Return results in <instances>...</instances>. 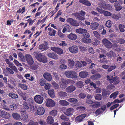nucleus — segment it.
<instances>
[{"mask_svg":"<svg viewBox=\"0 0 125 125\" xmlns=\"http://www.w3.org/2000/svg\"><path fill=\"white\" fill-rule=\"evenodd\" d=\"M33 55L39 62L44 63L47 62V58L43 53L35 52H33Z\"/></svg>","mask_w":125,"mask_h":125,"instance_id":"obj_1","label":"nucleus"},{"mask_svg":"<svg viewBox=\"0 0 125 125\" xmlns=\"http://www.w3.org/2000/svg\"><path fill=\"white\" fill-rule=\"evenodd\" d=\"M65 74L66 77L68 78H77L76 73L73 71H66Z\"/></svg>","mask_w":125,"mask_h":125,"instance_id":"obj_2","label":"nucleus"},{"mask_svg":"<svg viewBox=\"0 0 125 125\" xmlns=\"http://www.w3.org/2000/svg\"><path fill=\"white\" fill-rule=\"evenodd\" d=\"M85 13L83 10H81L79 12L76 13L75 16L78 19L81 21L84 20L85 19Z\"/></svg>","mask_w":125,"mask_h":125,"instance_id":"obj_3","label":"nucleus"},{"mask_svg":"<svg viewBox=\"0 0 125 125\" xmlns=\"http://www.w3.org/2000/svg\"><path fill=\"white\" fill-rule=\"evenodd\" d=\"M66 21L73 26L77 27L79 25V23L73 18H68L66 20Z\"/></svg>","mask_w":125,"mask_h":125,"instance_id":"obj_4","label":"nucleus"},{"mask_svg":"<svg viewBox=\"0 0 125 125\" xmlns=\"http://www.w3.org/2000/svg\"><path fill=\"white\" fill-rule=\"evenodd\" d=\"M103 45L107 48L110 49L112 47V43L106 38L104 39L102 41Z\"/></svg>","mask_w":125,"mask_h":125,"instance_id":"obj_5","label":"nucleus"},{"mask_svg":"<svg viewBox=\"0 0 125 125\" xmlns=\"http://www.w3.org/2000/svg\"><path fill=\"white\" fill-rule=\"evenodd\" d=\"M46 105L48 107H52L55 105V102L51 99L48 98L46 99Z\"/></svg>","mask_w":125,"mask_h":125,"instance_id":"obj_6","label":"nucleus"},{"mask_svg":"<svg viewBox=\"0 0 125 125\" xmlns=\"http://www.w3.org/2000/svg\"><path fill=\"white\" fill-rule=\"evenodd\" d=\"M34 100L37 103L41 104L43 102V98L42 97L41 95H38L34 97Z\"/></svg>","mask_w":125,"mask_h":125,"instance_id":"obj_7","label":"nucleus"},{"mask_svg":"<svg viewBox=\"0 0 125 125\" xmlns=\"http://www.w3.org/2000/svg\"><path fill=\"white\" fill-rule=\"evenodd\" d=\"M86 116L85 114H81L77 116L75 118V121L78 123H80L82 122L84 118Z\"/></svg>","mask_w":125,"mask_h":125,"instance_id":"obj_8","label":"nucleus"},{"mask_svg":"<svg viewBox=\"0 0 125 125\" xmlns=\"http://www.w3.org/2000/svg\"><path fill=\"white\" fill-rule=\"evenodd\" d=\"M99 5L104 10H108L110 8L111 5L107 4L105 1H102L100 4Z\"/></svg>","mask_w":125,"mask_h":125,"instance_id":"obj_9","label":"nucleus"},{"mask_svg":"<svg viewBox=\"0 0 125 125\" xmlns=\"http://www.w3.org/2000/svg\"><path fill=\"white\" fill-rule=\"evenodd\" d=\"M51 49L59 55L62 54L63 53V50L58 47H53L51 48Z\"/></svg>","mask_w":125,"mask_h":125,"instance_id":"obj_10","label":"nucleus"},{"mask_svg":"<svg viewBox=\"0 0 125 125\" xmlns=\"http://www.w3.org/2000/svg\"><path fill=\"white\" fill-rule=\"evenodd\" d=\"M74 112V109L73 108H70L66 109L64 113L67 116H71L73 114Z\"/></svg>","mask_w":125,"mask_h":125,"instance_id":"obj_11","label":"nucleus"},{"mask_svg":"<svg viewBox=\"0 0 125 125\" xmlns=\"http://www.w3.org/2000/svg\"><path fill=\"white\" fill-rule=\"evenodd\" d=\"M45 110L44 108L42 106H39L37 109V114L39 115H43L44 113Z\"/></svg>","mask_w":125,"mask_h":125,"instance_id":"obj_12","label":"nucleus"},{"mask_svg":"<svg viewBox=\"0 0 125 125\" xmlns=\"http://www.w3.org/2000/svg\"><path fill=\"white\" fill-rule=\"evenodd\" d=\"M48 44V42H46L45 44H42L40 45L38 47V48L40 50H42V51L47 50L49 48L47 45Z\"/></svg>","mask_w":125,"mask_h":125,"instance_id":"obj_13","label":"nucleus"},{"mask_svg":"<svg viewBox=\"0 0 125 125\" xmlns=\"http://www.w3.org/2000/svg\"><path fill=\"white\" fill-rule=\"evenodd\" d=\"M0 115L3 118L6 119H9L10 117V115L8 113L5 111H0Z\"/></svg>","mask_w":125,"mask_h":125,"instance_id":"obj_14","label":"nucleus"},{"mask_svg":"<svg viewBox=\"0 0 125 125\" xmlns=\"http://www.w3.org/2000/svg\"><path fill=\"white\" fill-rule=\"evenodd\" d=\"M26 59L28 64H32L34 63V61L31 55L27 54L26 55Z\"/></svg>","mask_w":125,"mask_h":125,"instance_id":"obj_15","label":"nucleus"},{"mask_svg":"<svg viewBox=\"0 0 125 125\" xmlns=\"http://www.w3.org/2000/svg\"><path fill=\"white\" fill-rule=\"evenodd\" d=\"M69 50L71 52L75 53L77 52L78 48L77 46L75 45H74L69 47Z\"/></svg>","mask_w":125,"mask_h":125,"instance_id":"obj_16","label":"nucleus"},{"mask_svg":"<svg viewBox=\"0 0 125 125\" xmlns=\"http://www.w3.org/2000/svg\"><path fill=\"white\" fill-rule=\"evenodd\" d=\"M61 81L59 85L61 88L64 89L67 86L66 80L64 78H62Z\"/></svg>","mask_w":125,"mask_h":125,"instance_id":"obj_17","label":"nucleus"},{"mask_svg":"<svg viewBox=\"0 0 125 125\" xmlns=\"http://www.w3.org/2000/svg\"><path fill=\"white\" fill-rule=\"evenodd\" d=\"M21 113L22 119L25 120L28 117V115L26 110H24L23 109H21Z\"/></svg>","mask_w":125,"mask_h":125,"instance_id":"obj_18","label":"nucleus"},{"mask_svg":"<svg viewBox=\"0 0 125 125\" xmlns=\"http://www.w3.org/2000/svg\"><path fill=\"white\" fill-rule=\"evenodd\" d=\"M120 82L118 77L116 76L113 77V79L111 80V84L113 83L114 85H115L119 83Z\"/></svg>","mask_w":125,"mask_h":125,"instance_id":"obj_19","label":"nucleus"},{"mask_svg":"<svg viewBox=\"0 0 125 125\" xmlns=\"http://www.w3.org/2000/svg\"><path fill=\"white\" fill-rule=\"evenodd\" d=\"M99 24L97 22H94L91 23L90 27L93 30H96L98 29Z\"/></svg>","mask_w":125,"mask_h":125,"instance_id":"obj_20","label":"nucleus"},{"mask_svg":"<svg viewBox=\"0 0 125 125\" xmlns=\"http://www.w3.org/2000/svg\"><path fill=\"white\" fill-rule=\"evenodd\" d=\"M44 78L48 81H51L52 79V77L51 74L49 73H46L43 74Z\"/></svg>","mask_w":125,"mask_h":125,"instance_id":"obj_21","label":"nucleus"},{"mask_svg":"<svg viewBox=\"0 0 125 125\" xmlns=\"http://www.w3.org/2000/svg\"><path fill=\"white\" fill-rule=\"evenodd\" d=\"M77 37V35L74 33H71L67 35L68 38L72 40H76Z\"/></svg>","mask_w":125,"mask_h":125,"instance_id":"obj_22","label":"nucleus"},{"mask_svg":"<svg viewBox=\"0 0 125 125\" xmlns=\"http://www.w3.org/2000/svg\"><path fill=\"white\" fill-rule=\"evenodd\" d=\"M47 55L49 57L55 60L58 59V56L57 54L53 53H49L47 54Z\"/></svg>","mask_w":125,"mask_h":125,"instance_id":"obj_23","label":"nucleus"},{"mask_svg":"<svg viewBox=\"0 0 125 125\" xmlns=\"http://www.w3.org/2000/svg\"><path fill=\"white\" fill-rule=\"evenodd\" d=\"M101 105V103L98 102H93V104L91 105L92 108H97L99 107Z\"/></svg>","mask_w":125,"mask_h":125,"instance_id":"obj_24","label":"nucleus"},{"mask_svg":"<svg viewBox=\"0 0 125 125\" xmlns=\"http://www.w3.org/2000/svg\"><path fill=\"white\" fill-rule=\"evenodd\" d=\"M88 73L87 72H81L79 73V75L82 78H85L87 77Z\"/></svg>","mask_w":125,"mask_h":125,"instance_id":"obj_25","label":"nucleus"},{"mask_svg":"<svg viewBox=\"0 0 125 125\" xmlns=\"http://www.w3.org/2000/svg\"><path fill=\"white\" fill-rule=\"evenodd\" d=\"M106 55L108 57L111 58L112 57H115L116 55V54L113 51L111 50L109 52H107Z\"/></svg>","mask_w":125,"mask_h":125,"instance_id":"obj_26","label":"nucleus"},{"mask_svg":"<svg viewBox=\"0 0 125 125\" xmlns=\"http://www.w3.org/2000/svg\"><path fill=\"white\" fill-rule=\"evenodd\" d=\"M76 89L74 86L72 85L68 87L66 89L67 92L71 93L74 91Z\"/></svg>","mask_w":125,"mask_h":125,"instance_id":"obj_27","label":"nucleus"},{"mask_svg":"<svg viewBox=\"0 0 125 125\" xmlns=\"http://www.w3.org/2000/svg\"><path fill=\"white\" fill-rule=\"evenodd\" d=\"M23 108L21 109H23L24 110H27L29 109L30 106V104L27 102H24L22 104Z\"/></svg>","mask_w":125,"mask_h":125,"instance_id":"obj_28","label":"nucleus"},{"mask_svg":"<svg viewBox=\"0 0 125 125\" xmlns=\"http://www.w3.org/2000/svg\"><path fill=\"white\" fill-rule=\"evenodd\" d=\"M76 32L77 33L79 34H83L87 32V30L85 29L79 28L76 30Z\"/></svg>","mask_w":125,"mask_h":125,"instance_id":"obj_29","label":"nucleus"},{"mask_svg":"<svg viewBox=\"0 0 125 125\" xmlns=\"http://www.w3.org/2000/svg\"><path fill=\"white\" fill-rule=\"evenodd\" d=\"M79 2L83 5L87 6H90L91 3L88 0H79Z\"/></svg>","mask_w":125,"mask_h":125,"instance_id":"obj_30","label":"nucleus"},{"mask_svg":"<svg viewBox=\"0 0 125 125\" xmlns=\"http://www.w3.org/2000/svg\"><path fill=\"white\" fill-rule=\"evenodd\" d=\"M48 30L49 31V33L50 36H55L56 33V31L55 30L53 29L50 27L48 28Z\"/></svg>","mask_w":125,"mask_h":125,"instance_id":"obj_31","label":"nucleus"},{"mask_svg":"<svg viewBox=\"0 0 125 125\" xmlns=\"http://www.w3.org/2000/svg\"><path fill=\"white\" fill-rule=\"evenodd\" d=\"M67 95V93L61 91L58 93V95L61 98H63L66 96Z\"/></svg>","mask_w":125,"mask_h":125,"instance_id":"obj_32","label":"nucleus"},{"mask_svg":"<svg viewBox=\"0 0 125 125\" xmlns=\"http://www.w3.org/2000/svg\"><path fill=\"white\" fill-rule=\"evenodd\" d=\"M47 121L48 124L51 125L54 122L53 117L50 116H48L47 119Z\"/></svg>","mask_w":125,"mask_h":125,"instance_id":"obj_33","label":"nucleus"},{"mask_svg":"<svg viewBox=\"0 0 125 125\" xmlns=\"http://www.w3.org/2000/svg\"><path fill=\"white\" fill-rule=\"evenodd\" d=\"M68 65L69 68L71 69L74 65L75 62L72 59H69L68 60Z\"/></svg>","mask_w":125,"mask_h":125,"instance_id":"obj_34","label":"nucleus"},{"mask_svg":"<svg viewBox=\"0 0 125 125\" xmlns=\"http://www.w3.org/2000/svg\"><path fill=\"white\" fill-rule=\"evenodd\" d=\"M12 116L13 118L15 119L19 120L21 119L20 115L16 113H13Z\"/></svg>","mask_w":125,"mask_h":125,"instance_id":"obj_35","label":"nucleus"},{"mask_svg":"<svg viewBox=\"0 0 125 125\" xmlns=\"http://www.w3.org/2000/svg\"><path fill=\"white\" fill-rule=\"evenodd\" d=\"M9 97L12 98L16 99L18 98V95L13 93H10L9 94Z\"/></svg>","mask_w":125,"mask_h":125,"instance_id":"obj_36","label":"nucleus"},{"mask_svg":"<svg viewBox=\"0 0 125 125\" xmlns=\"http://www.w3.org/2000/svg\"><path fill=\"white\" fill-rule=\"evenodd\" d=\"M60 104L63 106H67L69 105L70 103L65 100H61L59 101Z\"/></svg>","mask_w":125,"mask_h":125,"instance_id":"obj_37","label":"nucleus"},{"mask_svg":"<svg viewBox=\"0 0 125 125\" xmlns=\"http://www.w3.org/2000/svg\"><path fill=\"white\" fill-rule=\"evenodd\" d=\"M69 102L71 103L75 104L77 103L78 102V100L76 98H70L68 100Z\"/></svg>","mask_w":125,"mask_h":125,"instance_id":"obj_38","label":"nucleus"},{"mask_svg":"<svg viewBox=\"0 0 125 125\" xmlns=\"http://www.w3.org/2000/svg\"><path fill=\"white\" fill-rule=\"evenodd\" d=\"M48 94L52 98H54L55 96L54 90L53 89H51L48 91Z\"/></svg>","mask_w":125,"mask_h":125,"instance_id":"obj_39","label":"nucleus"},{"mask_svg":"<svg viewBox=\"0 0 125 125\" xmlns=\"http://www.w3.org/2000/svg\"><path fill=\"white\" fill-rule=\"evenodd\" d=\"M121 17V15L120 14H113L112 16V18L118 20Z\"/></svg>","mask_w":125,"mask_h":125,"instance_id":"obj_40","label":"nucleus"},{"mask_svg":"<svg viewBox=\"0 0 125 125\" xmlns=\"http://www.w3.org/2000/svg\"><path fill=\"white\" fill-rule=\"evenodd\" d=\"M101 77V75L100 74H96L92 75L91 77V78L93 80L98 79Z\"/></svg>","mask_w":125,"mask_h":125,"instance_id":"obj_41","label":"nucleus"},{"mask_svg":"<svg viewBox=\"0 0 125 125\" xmlns=\"http://www.w3.org/2000/svg\"><path fill=\"white\" fill-rule=\"evenodd\" d=\"M105 25L108 28H110L112 25L111 21L110 20L107 21Z\"/></svg>","mask_w":125,"mask_h":125,"instance_id":"obj_42","label":"nucleus"},{"mask_svg":"<svg viewBox=\"0 0 125 125\" xmlns=\"http://www.w3.org/2000/svg\"><path fill=\"white\" fill-rule=\"evenodd\" d=\"M123 3L122 1L121 0H119L116 2L115 3L114 6L115 8L116 7L119 6H121L120 5Z\"/></svg>","mask_w":125,"mask_h":125,"instance_id":"obj_43","label":"nucleus"},{"mask_svg":"<svg viewBox=\"0 0 125 125\" xmlns=\"http://www.w3.org/2000/svg\"><path fill=\"white\" fill-rule=\"evenodd\" d=\"M76 84L77 86L80 88H82L83 86V82L81 81L77 82Z\"/></svg>","mask_w":125,"mask_h":125,"instance_id":"obj_44","label":"nucleus"},{"mask_svg":"<svg viewBox=\"0 0 125 125\" xmlns=\"http://www.w3.org/2000/svg\"><path fill=\"white\" fill-rule=\"evenodd\" d=\"M82 38V41L84 43H89L91 42V40L90 39Z\"/></svg>","mask_w":125,"mask_h":125,"instance_id":"obj_45","label":"nucleus"},{"mask_svg":"<svg viewBox=\"0 0 125 125\" xmlns=\"http://www.w3.org/2000/svg\"><path fill=\"white\" fill-rule=\"evenodd\" d=\"M82 38H87L89 37L90 35L87 32L82 34Z\"/></svg>","mask_w":125,"mask_h":125,"instance_id":"obj_46","label":"nucleus"},{"mask_svg":"<svg viewBox=\"0 0 125 125\" xmlns=\"http://www.w3.org/2000/svg\"><path fill=\"white\" fill-rule=\"evenodd\" d=\"M30 110L32 111H35L37 109V106L33 105L30 106Z\"/></svg>","mask_w":125,"mask_h":125,"instance_id":"obj_47","label":"nucleus"},{"mask_svg":"<svg viewBox=\"0 0 125 125\" xmlns=\"http://www.w3.org/2000/svg\"><path fill=\"white\" fill-rule=\"evenodd\" d=\"M46 83V81L45 79H40V84L41 86H44V84Z\"/></svg>","mask_w":125,"mask_h":125,"instance_id":"obj_48","label":"nucleus"},{"mask_svg":"<svg viewBox=\"0 0 125 125\" xmlns=\"http://www.w3.org/2000/svg\"><path fill=\"white\" fill-rule=\"evenodd\" d=\"M52 84L55 89H59V86L58 84L56 82L53 81L52 82Z\"/></svg>","mask_w":125,"mask_h":125,"instance_id":"obj_49","label":"nucleus"},{"mask_svg":"<svg viewBox=\"0 0 125 125\" xmlns=\"http://www.w3.org/2000/svg\"><path fill=\"white\" fill-rule=\"evenodd\" d=\"M118 91L112 94L110 96V98H112L113 97L114 98H115L116 96L118 94Z\"/></svg>","mask_w":125,"mask_h":125,"instance_id":"obj_50","label":"nucleus"},{"mask_svg":"<svg viewBox=\"0 0 125 125\" xmlns=\"http://www.w3.org/2000/svg\"><path fill=\"white\" fill-rule=\"evenodd\" d=\"M19 86L21 88L24 90H26L27 89V87L26 85L24 84H21L20 83L19 84Z\"/></svg>","mask_w":125,"mask_h":125,"instance_id":"obj_51","label":"nucleus"},{"mask_svg":"<svg viewBox=\"0 0 125 125\" xmlns=\"http://www.w3.org/2000/svg\"><path fill=\"white\" fill-rule=\"evenodd\" d=\"M53 74L54 77L55 78V80L56 81H58L59 79V78L58 74L54 72Z\"/></svg>","mask_w":125,"mask_h":125,"instance_id":"obj_52","label":"nucleus"},{"mask_svg":"<svg viewBox=\"0 0 125 125\" xmlns=\"http://www.w3.org/2000/svg\"><path fill=\"white\" fill-rule=\"evenodd\" d=\"M57 112L56 110L52 111L50 113V114L53 116H55L57 114Z\"/></svg>","mask_w":125,"mask_h":125,"instance_id":"obj_53","label":"nucleus"},{"mask_svg":"<svg viewBox=\"0 0 125 125\" xmlns=\"http://www.w3.org/2000/svg\"><path fill=\"white\" fill-rule=\"evenodd\" d=\"M60 118L62 120L65 121H67L69 119L67 117L63 115H62L60 116Z\"/></svg>","mask_w":125,"mask_h":125,"instance_id":"obj_54","label":"nucleus"},{"mask_svg":"<svg viewBox=\"0 0 125 125\" xmlns=\"http://www.w3.org/2000/svg\"><path fill=\"white\" fill-rule=\"evenodd\" d=\"M67 66L65 64H61L59 66V68L62 70H64L67 69Z\"/></svg>","mask_w":125,"mask_h":125,"instance_id":"obj_55","label":"nucleus"},{"mask_svg":"<svg viewBox=\"0 0 125 125\" xmlns=\"http://www.w3.org/2000/svg\"><path fill=\"white\" fill-rule=\"evenodd\" d=\"M17 93L20 95L22 97L23 96L25 95V93H24L22 92L21 91L20 89H18L17 90Z\"/></svg>","mask_w":125,"mask_h":125,"instance_id":"obj_56","label":"nucleus"},{"mask_svg":"<svg viewBox=\"0 0 125 125\" xmlns=\"http://www.w3.org/2000/svg\"><path fill=\"white\" fill-rule=\"evenodd\" d=\"M67 83L71 84H74L75 82L73 80L68 79L66 80Z\"/></svg>","mask_w":125,"mask_h":125,"instance_id":"obj_57","label":"nucleus"},{"mask_svg":"<svg viewBox=\"0 0 125 125\" xmlns=\"http://www.w3.org/2000/svg\"><path fill=\"white\" fill-rule=\"evenodd\" d=\"M2 107L3 109L7 111H9L10 110L9 108L7 106L6 104H3L2 105Z\"/></svg>","mask_w":125,"mask_h":125,"instance_id":"obj_58","label":"nucleus"},{"mask_svg":"<svg viewBox=\"0 0 125 125\" xmlns=\"http://www.w3.org/2000/svg\"><path fill=\"white\" fill-rule=\"evenodd\" d=\"M17 106L15 104H13L10 106V109L12 110H14L17 108Z\"/></svg>","mask_w":125,"mask_h":125,"instance_id":"obj_59","label":"nucleus"},{"mask_svg":"<svg viewBox=\"0 0 125 125\" xmlns=\"http://www.w3.org/2000/svg\"><path fill=\"white\" fill-rule=\"evenodd\" d=\"M101 95L100 94H97L95 96V99L97 100H99L101 99Z\"/></svg>","mask_w":125,"mask_h":125,"instance_id":"obj_60","label":"nucleus"},{"mask_svg":"<svg viewBox=\"0 0 125 125\" xmlns=\"http://www.w3.org/2000/svg\"><path fill=\"white\" fill-rule=\"evenodd\" d=\"M104 15L107 16H110L112 15L111 13L110 12L105 10L104 13Z\"/></svg>","mask_w":125,"mask_h":125,"instance_id":"obj_61","label":"nucleus"},{"mask_svg":"<svg viewBox=\"0 0 125 125\" xmlns=\"http://www.w3.org/2000/svg\"><path fill=\"white\" fill-rule=\"evenodd\" d=\"M99 42V41L97 39H95L94 41H93V45L95 46H97L98 45V44Z\"/></svg>","mask_w":125,"mask_h":125,"instance_id":"obj_62","label":"nucleus"},{"mask_svg":"<svg viewBox=\"0 0 125 125\" xmlns=\"http://www.w3.org/2000/svg\"><path fill=\"white\" fill-rule=\"evenodd\" d=\"M28 125H38L37 122H34L32 120H30Z\"/></svg>","mask_w":125,"mask_h":125,"instance_id":"obj_63","label":"nucleus"},{"mask_svg":"<svg viewBox=\"0 0 125 125\" xmlns=\"http://www.w3.org/2000/svg\"><path fill=\"white\" fill-rule=\"evenodd\" d=\"M116 67L115 66H111L108 70V72H111Z\"/></svg>","mask_w":125,"mask_h":125,"instance_id":"obj_64","label":"nucleus"}]
</instances>
